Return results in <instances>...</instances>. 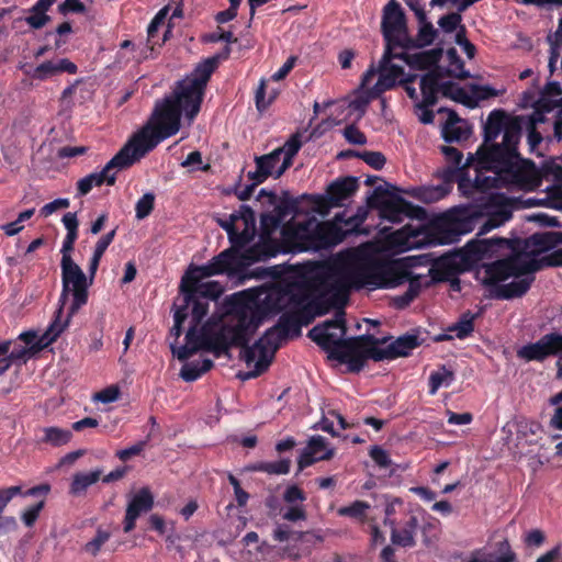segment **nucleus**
Returning <instances> with one entry per match:
<instances>
[{
    "label": "nucleus",
    "mask_w": 562,
    "mask_h": 562,
    "mask_svg": "<svg viewBox=\"0 0 562 562\" xmlns=\"http://www.w3.org/2000/svg\"><path fill=\"white\" fill-rule=\"evenodd\" d=\"M180 294L182 295V304L177 307L184 308V313L191 315V325L186 334V344L178 349L172 348L177 358L184 361L198 351L211 352L215 358L228 355L232 344H235L231 339L232 334L229 331L234 328V324L209 319L200 326L201 321L209 312L210 301L217 297L194 293L192 297L188 299L186 293Z\"/></svg>",
    "instance_id": "nucleus-1"
},
{
    "label": "nucleus",
    "mask_w": 562,
    "mask_h": 562,
    "mask_svg": "<svg viewBox=\"0 0 562 562\" xmlns=\"http://www.w3.org/2000/svg\"><path fill=\"white\" fill-rule=\"evenodd\" d=\"M306 307H299L295 311L283 313L278 322L270 328H268V335L273 334L276 330L280 329L281 333L285 334L288 337L292 334V336L301 335V326L307 319Z\"/></svg>",
    "instance_id": "nucleus-28"
},
{
    "label": "nucleus",
    "mask_w": 562,
    "mask_h": 562,
    "mask_svg": "<svg viewBox=\"0 0 562 562\" xmlns=\"http://www.w3.org/2000/svg\"><path fill=\"white\" fill-rule=\"evenodd\" d=\"M535 277H525L516 281H512L501 286H494L490 290V293L485 294V297L493 300H513L524 296L530 289Z\"/></svg>",
    "instance_id": "nucleus-29"
},
{
    "label": "nucleus",
    "mask_w": 562,
    "mask_h": 562,
    "mask_svg": "<svg viewBox=\"0 0 562 562\" xmlns=\"http://www.w3.org/2000/svg\"><path fill=\"white\" fill-rule=\"evenodd\" d=\"M447 57L449 59V68L447 70V75L464 80L470 77V72L464 69V61L458 55L456 48H449L447 52Z\"/></svg>",
    "instance_id": "nucleus-51"
},
{
    "label": "nucleus",
    "mask_w": 562,
    "mask_h": 562,
    "mask_svg": "<svg viewBox=\"0 0 562 562\" xmlns=\"http://www.w3.org/2000/svg\"><path fill=\"white\" fill-rule=\"evenodd\" d=\"M214 367L213 360L205 358L203 360H194L187 362L180 370V376L186 382L196 381L202 374L206 373Z\"/></svg>",
    "instance_id": "nucleus-43"
},
{
    "label": "nucleus",
    "mask_w": 562,
    "mask_h": 562,
    "mask_svg": "<svg viewBox=\"0 0 562 562\" xmlns=\"http://www.w3.org/2000/svg\"><path fill=\"white\" fill-rule=\"evenodd\" d=\"M56 0H37L29 10L30 15L25 18V22L35 30L42 29L49 21L50 16L46 14Z\"/></svg>",
    "instance_id": "nucleus-38"
},
{
    "label": "nucleus",
    "mask_w": 562,
    "mask_h": 562,
    "mask_svg": "<svg viewBox=\"0 0 562 562\" xmlns=\"http://www.w3.org/2000/svg\"><path fill=\"white\" fill-rule=\"evenodd\" d=\"M477 169L493 171L507 183L528 191L536 190L541 183V177L535 162L524 159L518 151V146L490 159Z\"/></svg>",
    "instance_id": "nucleus-6"
},
{
    "label": "nucleus",
    "mask_w": 562,
    "mask_h": 562,
    "mask_svg": "<svg viewBox=\"0 0 562 562\" xmlns=\"http://www.w3.org/2000/svg\"><path fill=\"white\" fill-rule=\"evenodd\" d=\"M20 69L27 77L35 80H46L56 75L55 63L53 61H44L35 68H32L30 65L24 64L20 67Z\"/></svg>",
    "instance_id": "nucleus-50"
},
{
    "label": "nucleus",
    "mask_w": 562,
    "mask_h": 562,
    "mask_svg": "<svg viewBox=\"0 0 562 562\" xmlns=\"http://www.w3.org/2000/svg\"><path fill=\"white\" fill-rule=\"evenodd\" d=\"M61 268V285L71 291L72 301L68 307L67 318L71 319L88 303L90 279L75 262L65 259Z\"/></svg>",
    "instance_id": "nucleus-14"
},
{
    "label": "nucleus",
    "mask_w": 562,
    "mask_h": 562,
    "mask_svg": "<svg viewBox=\"0 0 562 562\" xmlns=\"http://www.w3.org/2000/svg\"><path fill=\"white\" fill-rule=\"evenodd\" d=\"M344 312H337L333 319L326 321L323 325H316L308 331V337L316 342L319 347H322L325 351L328 352V357L331 360H335L331 357V351L335 348V342L339 340H345L344 338H337L334 334L328 333L329 328H340L341 335L346 334V321L344 318ZM347 338L346 340H348Z\"/></svg>",
    "instance_id": "nucleus-23"
},
{
    "label": "nucleus",
    "mask_w": 562,
    "mask_h": 562,
    "mask_svg": "<svg viewBox=\"0 0 562 562\" xmlns=\"http://www.w3.org/2000/svg\"><path fill=\"white\" fill-rule=\"evenodd\" d=\"M103 474L101 469H95L91 472H78L74 474L69 493L74 496L83 495L89 486L97 483Z\"/></svg>",
    "instance_id": "nucleus-40"
},
{
    "label": "nucleus",
    "mask_w": 562,
    "mask_h": 562,
    "mask_svg": "<svg viewBox=\"0 0 562 562\" xmlns=\"http://www.w3.org/2000/svg\"><path fill=\"white\" fill-rule=\"evenodd\" d=\"M316 277L314 279H307L304 277L296 279L283 278L279 281L284 297H286V304L303 306L308 303L314 294L319 290L318 280L322 278Z\"/></svg>",
    "instance_id": "nucleus-21"
},
{
    "label": "nucleus",
    "mask_w": 562,
    "mask_h": 562,
    "mask_svg": "<svg viewBox=\"0 0 562 562\" xmlns=\"http://www.w3.org/2000/svg\"><path fill=\"white\" fill-rule=\"evenodd\" d=\"M522 122V116L509 115L502 109L491 111L483 126V143L474 155H470L467 166L475 162L477 168L490 159L518 146Z\"/></svg>",
    "instance_id": "nucleus-4"
},
{
    "label": "nucleus",
    "mask_w": 562,
    "mask_h": 562,
    "mask_svg": "<svg viewBox=\"0 0 562 562\" xmlns=\"http://www.w3.org/2000/svg\"><path fill=\"white\" fill-rule=\"evenodd\" d=\"M370 508L369 503L364 501H355L348 506H342L338 509V515L342 517H350L362 520L367 516V510Z\"/></svg>",
    "instance_id": "nucleus-54"
},
{
    "label": "nucleus",
    "mask_w": 562,
    "mask_h": 562,
    "mask_svg": "<svg viewBox=\"0 0 562 562\" xmlns=\"http://www.w3.org/2000/svg\"><path fill=\"white\" fill-rule=\"evenodd\" d=\"M369 456L381 469H387L392 464L390 454L380 446H372L369 450Z\"/></svg>",
    "instance_id": "nucleus-64"
},
{
    "label": "nucleus",
    "mask_w": 562,
    "mask_h": 562,
    "mask_svg": "<svg viewBox=\"0 0 562 562\" xmlns=\"http://www.w3.org/2000/svg\"><path fill=\"white\" fill-rule=\"evenodd\" d=\"M512 217V213L508 210L502 209L496 213L492 214L486 222L482 225L480 234L490 232L493 228L498 227Z\"/></svg>",
    "instance_id": "nucleus-58"
},
{
    "label": "nucleus",
    "mask_w": 562,
    "mask_h": 562,
    "mask_svg": "<svg viewBox=\"0 0 562 562\" xmlns=\"http://www.w3.org/2000/svg\"><path fill=\"white\" fill-rule=\"evenodd\" d=\"M460 234L457 222L449 217H441L428 228L427 237L429 244L447 245L457 241Z\"/></svg>",
    "instance_id": "nucleus-27"
},
{
    "label": "nucleus",
    "mask_w": 562,
    "mask_h": 562,
    "mask_svg": "<svg viewBox=\"0 0 562 562\" xmlns=\"http://www.w3.org/2000/svg\"><path fill=\"white\" fill-rule=\"evenodd\" d=\"M282 157V150L281 149H273L271 153L262 155V156H256L255 157V164H256V170L255 171H248L247 178L249 180H256V183H263L269 177H273L274 179H279L280 177H277V169L279 167L278 164L281 160Z\"/></svg>",
    "instance_id": "nucleus-26"
},
{
    "label": "nucleus",
    "mask_w": 562,
    "mask_h": 562,
    "mask_svg": "<svg viewBox=\"0 0 562 562\" xmlns=\"http://www.w3.org/2000/svg\"><path fill=\"white\" fill-rule=\"evenodd\" d=\"M516 553L510 549L507 540L498 543L497 553H486L481 557H473L468 562H514Z\"/></svg>",
    "instance_id": "nucleus-45"
},
{
    "label": "nucleus",
    "mask_w": 562,
    "mask_h": 562,
    "mask_svg": "<svg viewBox=\"0 0 562 562\" xmlns=\"http://www.w3.org/2000/svg\"><path fill=\"white\" fill-rule=\"evenodd\" d=\"M34 356L35 353L32 346L26 347L20 344H12L8 352L9 360L18 368H21Z\"/></svg>",
    "instance_id": "nucleus-52"
},
{
    "label": "nucleus",
    "mask_w": 562,
    "mask_h": 562,
    "mask_svg": "<svg viewBox=\"0 0 562 562\" xmlns=\"http://www.w3.org/2000/svg\"><path fill=\"white\" fill-rule=\"evenodd\" d=\"M319 290L312 300L303 305L306 307L307 319L305 325L310 324L314 316H323L334 307H342L348 300V290L341 279H333L331 276H324L318 280Z\"/></svg>",
    "instance_id": "nucleus-12"
},
{
    "label": "nucleus",
    "mask_w": 562,
    "mask_h": 562,
    "mask_svg": "<svg viewBox=\"0 0 562 562\" xmlns=\"http://www.w3.org/2000/svg\"><path fill=\"white\" fill-rule=\"evenodd\" d=\"M443 72L439 67L429 70L420 79V91L423 94V99L426 101V104H436L437 103V94L442 93L443 82Z\"/></svg>",
    "instance_id": "nucleus-30"
},
{
    "label": "nucleus",
    "mask_w": 562,
    "mask_h": 562,
    "mask_svg": "<svg viewBox=\"0 0 562 562\" xmlns=\"http://www.w3.org/2000/svg\"><path fill=\"white\" fill-rule=\"evenodd\" d=\"M454 380V373L446 366H441L429 375V393L436 394L441 386H449Z\"/></svg>",
    "instance_id": "nucleus-48"
},
{
    "label": "nucleus",
    "mask_w": 562,
    "mask_h": 562,
    "mask_svg": "<svg viewBox=\"0 0 562 562\" xmlns=\"http://www.w3.org/2000/svg\"><path fill=\"white\" fill-rule=\"evenodd\" d=\"M154 507V495L148 487H142L128 502L123 521L125 533L135 529L137 518L151 510Z\"/></svg>",
    "instance_id": "nucleus-24"
},
{
    "label": "nucleus",
    "mask_w": 562,
    "mask_h": 562,
    "mask_svg": "<svg viewBox=\"0 0 562 562\" xmlns=\"http://www.w3.org/2000/svg\"><path fill=\"white\" fill-rule=\"evenodd\" d=\"M255 234L256 232L250 229L243 228V231L239 232L237 228H235L228 235L231 247L226 250L234 251V256L239 263L237 267H235V269H237L239 273H243L251 263L265 260L270 257V254L266 247L261 245H254L245 251H240L241 248H244L254 239Z\"/></svg>",
    "instance_id": "nucleus-16"
},
{
    "label": "nucleus",
    "mask_w": 562,
    "mask_h": 562,
    "mask_svg": "<svg viewBox=\"0 0 562 562\" xmlns=\"http://www.w3.org/2000/svg\"><path fill=\"white\" fill-rule=\"evenodd\" d=\"M471 135V128L461 120L454 111H450L442 127V137L447 143L467 140Z\"/></svg>",
    "instance_id": "nucleus-31"
},
{
    "label": "nucleus",
    "mask_w": 562,
    "mask_h": 562,
    "mask_svg": "<svg viewBox=\"0 0 562 562\" xmlns=\"http://www.w3.org/2000/svg\"><path fill=\"white\" fill-rule=\"evenodd\" d=\"M303 200L302 195L300 198H293L289 191H282L281 196L278 198V201L274 205L273 211L280 215L282 220H284L290 214L299 213L300 200Z\"/></svg>",
    "instance_id": "nucleus-46"
},
{
    "label": "nucleus",
    "mask_w": 562,
    "mask_h": 562,
    "mask_svg": "<svg viewBox=\"0 0 562 562\" xmlns=\"http://www.w3.org/2000/svg\"><path fill=\"white\" fill-rule=\"evenodd\" d=\"M481 316V313H472L471 311H467L461 314L458 322L451 325L448 330L456 333V337L459 339H464L474 331V322L476 318Z\"/></svg>",
    "instance_id": "nucleus-44"
},
{
    "label": "nucleus",
    "mask_w": 562,
    "mask_h": 562,
    "mask_svg": "<svg viewBox=\"0 0 562 562\" xmlns=\"http://www.w3.org/2000/svg\"><path fill=\"white\" fill-rule=\"evenodd\" d=\"M121 156H113L106 165L102 168L100 172H92L88 175L90 178L93 187H100L104 183L108 186H114L116 181V172L113 171L116 170H123L126 169L125 166L120 161Z\"/></svg>",
    "instance_id": "nucleus-36"
},
{
    "label": "nucleus",
    "mask_w": 562,
    "mask_h": 562,
    "mask_svg": "<svg viewBox=\"0 0 562 562\" xmlns=\"http://www.w3.org/2000/svg\"><path fill=\"white\" fill-rule=\"evenodd\" d=\"M283 220L274 211L262 213L260 216V226L263 234H271L274 232L281 224Z\"/></svg>",
    "instance_id": "nucleus-61"
},
{
    "label": "nucleus",
    "mask_w": 562,
    "mask_h": 562,
    "mask_svg": "<svg viewBox=\"0 0 562 562\" xmlns=\"http://www.w3.org/2000/svg\"><path fill=\"white\" fill-rule=\"evenodd\" d=\"M109 538L110 533L108 531L98 529L94 538L86 543L85 550L95 557Z\"/></svg>",
    "instance_id": "nucleus-63"
},
{
    "label": "nucleus",
    "mask_w": 562,
    "mask_h": 562,
    "mask_svg": "<svg viewBox=\"0 0 562 562\" xmlns=\"http://www.w3.org/2000/svg\"><path fill=\"white\" fill-rule=\"evenodd\" d=\"M386 187L378 186L367 196L369 207L378 210L381 218L400 223L405 217H413L417 211H422L420 207L395 193L398 191L397 187L390 183H386Z\"/></svg>",
    "instance_id": "nucleus-10"
},
{
    "label": "nucleus",
    "mask_w": 562,
    "mask_h": 562,
    "mask_svg": "<svg viewBox=\"0 0 562 562\" xmlns=\"http://www.w3.org/2000/svg\"><path fill=\"white\" fill-rule=\"evenodd\" d=\"M285 307L286 297L279 282L256 295L247 292L234 294L231 315L235 323L234 328L229 330L231 339L235 344L245 345L266 319L278 315Z\"/></svg>",
    "instance_id": "nucleus-3"
},
{
    "label": "nucleus",
    "mask_w": 562,
    "mask_h": 562,
    "mask_svg": "<svg viewBox=\"0 0 562 562\" xmlns=\"http://www.w3.org/2000/svg\"><path fill=\"white\" fill-rule=\"evenodd\" d=\"M419 23L420 27L417 34L418 46H428L434 43L437 36V30L430 22L427 21V19L424 22Z\"/></svg>",
    "instance_id": "nucleus-57"
},
{
    "label": "nucleus",
    "mask_w": 562,
    "mask_h": 562,
    "mask_svg": "<svg viewBox=\"0 0 562 562\" xmlns=\"http://www.w3.org/2000/svg\"><path fill=\"white\" fill-rule=\"evenodd\" d=\"M391 541L395 546H400L403 548H412L416 544L415 533L418 527V519L415 516H411L409 519L405 522L402 529H397L394 526V522H391Z\"/></svg>",
    "instance_id": "nucleus-35"
},
{
    "label": "nucleus",
    "mask_w": 562,
    "mask_h": 562,
    "mask_svg": "<svg viewBox=\"0 0 562 562\" xmlns=\"http://www.w3.org/2000/svg\"><path fill=\"white\" fill-rule=\"evenodd\" d=\"M419 334L418 329H413L397 337L384 348L380 346L385 345L391 337L378 338L370 334L360 335L348 340L336 341L331 357L336 361L347 364L350 372L359 373L368 359L379 362L408 357L424 342Z\"/></svg>",
    "instance_id": "nucleus-2"
},
{
    "label": "nucleus",
    "mask_w": 562,
    "mask_h": 562,
    "mask_svg": "<svg viewBox=\"0 0 562 562\" xmlns=\"http://www.w3.org/2000/svg\"><path fill=\"white\" fill-rule=\"evenodd\" d=\"M381 29L385 47L409 48L413 45L407 33L405 13L396 0H390L384 7Z\"/></svg>",
    "instance_id": "nucleus-13"
},
{
    "label": "nucleus",
    "mask_w": 562,
    "mask_h": 562,
    "mask_svg": "<svg viewBox=\"0 0 562 562\" xmlns=\"http://www.w3.org/2000/svg\"><path fill=\"white\" fill-rule=\"evenodd\" d=\"M462 22V15L459 12H450L438 20V25L445 33H453Z\"/></svg>",
    "instance_id": "nucleus-60"
},
{
    "label": "nucleus",
    "mask_w": 562,
    "mask_h": 562,
    "mask_svg": "<svg viewBox=\"0 0 562 562\" xmlns=\"http://www.w3.org/2000/svg\"><path fill=\"white\" fill-rule=\"evenodd\" d=\"M490 240H472L465 245L464 254H447L434 260L428 271V284L446 282L451 277L464 272L469 259L481 260L490 250Z\"/></svg>",
    "instance_id": "nucleus-9"
},
{
    "label": "nucleus",
    "mask_w": 562,
    "mask_h": 562,
    "mask_svg": "<svg viewBox=\"0 0 562 562\" xmlns=\"http://www.w3.org/2000/svg\"><path fill=\"white\" fill-rule=\"evenodd\" d=\"M291 461L289 459H281L272 462H259L254 465L255 471L268 474H288L290 472Z\"/></svg>",
    "instance_id": "nucleus-53"
},
{
    "label": "nucleus",
    "mask_w": 562,
    "mask_h": 562,
    "mask_svg": "<svg viewBox=\"0 0 562 562\" xmlns=\"http://www.w3.org/2000/svg\"><path fill=\"white\" fill-rule=\"evenodd\" d=\"M233 215L236 216V223L241 221L244 228L256 232V215L249 205L241 204Z\"/></svg>",
    "instance_id": "nucleus-56"
},
{
    "label": "nucleus",
    "mask_w": 562,
    "mask_h": 562,
    "mask_svg": "<svg viewBox=\"0 0 562 562\" xmlns=\"http://www.w3.org/2000/svg\"><path fill=\"white\" fill-rule=\"evenodd\" d=\"M510 278L507 262L504 259L495 260L484 267V278L482 284L486 288L487 293L494 286H501V282Z\"/></svg>",
    "instance_id": "nucleus-34"
},
{
    "label": "nucleus",
    "mask_w": 562,
    "mask_h": 562,
    "mask_svg": "<svg viewBox=\"0 0 562 562\" xmlns=\"http://www.w3.org/2000/svg\"><path fill=\"white\" fill-rule=\"evenodd\" d=\"M359 158L375 170H381L386 162V158L381 151L364 150L361 151Z\"/></svg>",
    "instance_id": "nucleus-62"
},
{
    "label": "nucleus",
    "mask_w": 562,
    "mask_h": 562,
    "mask_svg": "<svg viewBox=\"0 0 562 562\" xmlns=\"http://www.w3.org/2000/svg\"><path fill=\"white\" fill-rule=\"evenodd\" d=\"M397 52L398 59L405 61L411 68L426 70L435 66L440 57V52L436 49L409 54L405 49Z\"/></svg>",
    "instance_id": "nucleus-33"
},
{
    "label": "nucleus",
    "mask_w": 562,
    "mask_h": 562,
    "mask_svg": "<svg viewBox=\"0 0 562 562\" xmlns=\"http://www.w3.org/2000/svg\"><path fill=\"white\" fill-rule=\"evenodd\" d=\"M70 319L66 317L64 323H58V321H53L46 331L32 345V348L34 350V353H38L46 347H48L50 344L57 340V338L60 336V334L65 330V328L68 326Z\"/></svg>",
    "instance_id": "nucleus-42"
},
{
    "label": "nucleus",
    "mask_w": 562,
    "mask_h": 562,
    "mask_svg": "<svg viewBox=\"0 0 562 562\" xmlns=\"http://www.w3.org/2000/svg\"><path fill=\"white\" fill-rule=\"evenodd\" d=\"M25 491L22 490V486L14 485L4 488H0V522L8 530L14 529L16 527V520L13 516H3V512L8 504L18 495L23 497V493Z\"/></svg>",
    "instance_id": "nucleus-39"
},
{
    "label": "nucleus",
    "mask_w": 562,
    "mask_h": 562,
    "mask_svg": "<svg viewBox=\"0 0 562 562\" xmlns=\"http://www.w3.org/2000/svg\"><path fill=\"white\" fill-rule=\"evenodd\" d=\"M510 278L521 279L533 276L535 272L541 270L538 258H527L521 255H514L505 258Z\"/></svg>",
    "instance_id": "nucleus-32"
},
{
    "label": "nucleus",
    "mask_w": 562,
    "mask_h": 562,
    "mask_svg": "<svg viewBox=\"0 0 562 562\" xmlns=\"http://www.w3.org/2000/svg\"><path fill=\"white\" fill-rule=\"evenodd\" d=\"M289 337L281 333L280 329L276 330L273 334L268 335V329L265 331L262 337H260L257 340V345L266 344L269 346L270 349H272V352H277L278 349L281 347L282 342L286 340Z\"/></svg>",
    "instance_id": "nucleus-59"
},
{
    "label": "nucleus",
    "mask_w": 562,
    "mask_h": 562,
    "mask_svg": "<svg viewBox=\"0 0 562 562\" xmlns=\"http://www.w3.org/2000/svg\"><path fill=\"white\" fill-rule=\"evenodd\" d=\"M248 342L232 344V347H240V358L246 362L247 367L254 364V370L246 373V379H254L266 372L273 361L276 352L266 344L257 345V341L249 346Z\"/></svg>",
    "instance_id": "nucleus-22"
},
{
    "label": "nucleus",
    "mask_w": 562,
    "mask_h": 562,
    "mask_svg": "<svg viewBox=\"0 0 562 562\" xmlns=\"http://www.w3.org/2000/svg\"><path fill=\"white\" fill-rule=\"evenodd\" d=\"M443 97L449 98L456 102H459L463 105L473 108L475 105V101L472 97L467 92V90L460 87L458 83L452 81H445L442 87Z\"/></svg>",
    "instance_id": "nucleus-47"
},
{
    "label": "nucleus",
    "mask_w": 562,
    "mask_h": 562,
    "mask_svg": "<svg viewBox=\"0 0 562 562\" xmlns=\"http://www.w3.org/2000/svg\"><path fill=\"white\" fill-rule=\"evenodd\" d=\"M165 138L148 124L137 132L133 137L115 154L121 156L120 161L126 168L143 158L151 151Z\"/></svg>",
    "instance_id": "nucleus-17"
},
{
    "label": "nucleus",
    "mask_w": 562,
    "mask_h": 562,
    "mask_svg": "<svg viewBox=\"0 0 562 562\" xmlns=\"http://www.w3.org/2000/svg\"><path fill=\"white\" fill-rule=\"evenodd\" d=\"M50 485L48 483H42L33 486L23 493V497L36 498L35 504L26 507L21 514L22 522L31 528L35 525L40 517L41 512L44 509L47 496L50 492Z\"/></svg>",
    "instance_id": "nucleus-25"
},
{
    "label": "nucleus",
    "mask_w": 562,
    "mask_h": 562,
    "mask_svg": "<svg viewBox=\"0 0 562 562\" xmlns=\"http://www.w3.org/2000/svg\"><path fill=\"white\" fill-rule=\"evenodd\" d=\"M396 49L385 47L378 68V81L368 92L371 99L381 97L382 93L393 89L404 78L403 67L392 63L393 59H398Z\"/></svg>",
    "instance_id": "nucleus-18"
},
{
    "label": "nucleus",
    "mask_w": 562,
    "mask_h": 562,
    "mask_svg": "<svg viewBox=\"0 0 562 562\" xmlns=\"http://www.w3.org/2000/svg\"><path fill=\"white\" fill-rule=\"evenodd\" d=\"M517 357L528 362H543L550 357L562 360V334L558 331L544 334L537 341L520 347Z\"/></svg>",
    "instance_id": "nucleus-19"
},
{
    "label": "nucleus",
    "mask_w": 562,
    "mask_h": 562,
    "mask_svg": "<svg viewBox=\"0 0 562 562\" xmlns=\"http://www.w3.org/2000/svg\"><path fill=\"white\" fill-rule=\"evenodd\" d=\"M155 206V194L151 192L145 193L135 205L136 218L144 220L149 216Z\"/></svg>",
    "instance_id": "nucleus-55"
},
{
    "label": "nucleus",
    "mask_w": 562,
    "mask_h": 562,
    "mask_svg": "<svg viewBox=\"0 0 562 562\" xmlns=\"http://www.w3.org/2000/svg\"><path fill=\"white\" fill-rule=\"evenodd\" d=\"M182 112L181 106L167 97L156 105L149 124L166 139L178 133Z\"/></svg>",
    "instance_id": "nucleus-20"
},
{
    "label": "nucleus",
    "mask_w": 562,
    "mask_h": 562,
    "mask_svg": "<svg viewBox=\"0 0 562 562\" xmlns=\"http://www.w3.org/2000/svg\"><path fill=\"white\" fill-rule=\"evenodd\" d=\"M41 432L42 436L36 440L38 445L60 447L67 445L72 438V432L69 429L56 426L44 427L41 429Z\"/></svg>",
    "instance_id": "nucleus-37"
},
{
    "label": "nucleus",
    "mask_w": 562,
    "mask_h": 562,
    "mask_svg": "<svg viewBox=\"0 0 562 562\" xmlns=\"http://www.w3.org/2000/svg\"><path fill=\"white\" fill-rule=\"evenodd\" d=\"M393 268L376 259H366L357 262L348 269L342 278V282L357 290L369 286L371 289L386 288L393 277Z\"/></svg>",
    "instance_id": "nucleus-11"
},
{
    "label": "nucleus",
    "mask_w": 562,
    "mask_h": 562,
    "mask_svg": "<svg viewBox=\"0 0 562 562\" xmlns=\"http://www.w3.org/2000/svg\"><path fill=\"white\" fill-rule=\"evenodd\" d=\"M359 190V178L346 176L337 178L328 184L324 195L303 194L302 198H311L319 212L331 207H340L345 201L352 198Z\"/></svg>",
    "instance_id": "nucleus-15"
},
{
    "label": "nucleus",
    "mask_w": 562,
    "mask_h": 562,
    "mask_svg": "<svg viewBox=\"0 0 562 562\" xmlns=\"http://www.w3.org/2000/svg\"><path fill=\"white\" fill-rule=\"evenodd\" d=\"M238 265L233 250H223L207 263L190 268L181 279L180 293H186L188 299L192 297L194 293L209 297H218L222 294L220 283L216 281L201 282V280L218 274H240L235 269Z\"/></svg>",
    "instance_id": "nucleus-5"
},
{
    "label": "nucleus",
    "mask_w": 562,
    "mask_h": 562,
    "mask_svg": "<svg viewBox=\"0 0 562 562\" xmlns=\"http://www.w3.org/2000/svg\"><path fill=\"white\" fill-rule=\"evenodd\" d=\"M530 240L533 246L538 247L540 251H548L559 244H562V233L561 232H546L533 234L530 237Z\"/></svg>",
    "instance_id": "nucleus-49"
},
{
    "label": "nucleus",
    "mask_w": 562,
    "mask_h": 562,
    "mask_svg": "<svg viewBox=\"0 0 562 562\" xmlns=\"http://www.w3.org/2000/svg\"><path fill=\"white\" fill-rule=\"evenodd\" d=\"M302 147V142L300 134H293L283 146L278 147L277 149L282 150L283 160L282 164L277 169V177H281L293 164V158L299 153Z\"/></svg>",
    "instance_id": "nucleus-41"
},
{
    "label": "nucleus",
    "mask_w": 562,
    "mask_h": 562,
    "mask_svg": "<svg viewBox=\"0 0 562 562\" xmlns=\"http://www.w3.org/2000/svg\"><path fill=\"white\" fill-rule=\"evenodd\" d=\"M346 239L342 226L334 222H318L310 218L301 224L294 234L295 246L299 251L329 250Z\"/></svg>",
    "instance_id": "nucleus-8"
},
{
    "label": "nucleus",
    "mask_w": 562,
    "mask_h": 562,
    "mask_svg": "<svg viewBox=\"0 0 562 562\" xmlns=\"http://www.w3.org/2000/svg\"><path fill=\"white\" fill-rule=\"evenodd\" d=\"M216 69L215 58L199 63L190 76L177 82L169 98L181 106L186 117L192 121L200 112L204 92L212 74Z\"/></svg>",
    "instance_id": "nucleus-7"
}]
</instances>
